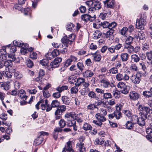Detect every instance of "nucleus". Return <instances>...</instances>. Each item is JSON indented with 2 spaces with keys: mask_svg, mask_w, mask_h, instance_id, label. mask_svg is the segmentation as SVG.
<instances>
[{
  "mask_svg": "<svg viewBox=\"0 0 152 152\" xmlns=\"http://www.w3.org/2000/svg\"><path fill=\"white\" fill-rule=\"evenodd\" d=\"M16 47L15 45H14L13 46H12L10 49L11 53L10 54L11 55L14 54L15 56L14 53L16 51Z\"/></svg>",
  "mask_w": 152,
  "mask_h": 152,
  "instance_id": "nucleus-62",
  "label": "nucleus"
},
{
  "mask_svg": "<svg viewBox=\"0 0 152 152\" xmlns=\"http://www.w3.org/2000/svg\"><path fill=\"white\" fill-rule=\"evenodd\" d=\"M129 57V55L126 53H121L120 55V58L123 62L127 61Z\"/></svg>",
  "mask_w": 152,
  "mask_h": 152,
  "instance_id": "nucleus-19",
  "label": "nucleus"
},
{
  "mask_svg": "<svg viewBox=\"0 0 152 152\" xmlns=\"http://www.w3.org/2000/svg\"><path fill=\"white\" fill-rule=\"evenodd\" d=\"M6 47L7 48H6V46H4L2 47V48L1 50V51H3L5 53H1L0 56V60L2 61H4L6 60L7 58V56H8L9 54H6V49H9V48L10 47V45H7Z\"/></svg>",
  "mask_w": 152,
  "mask_h": 152,
  "instance_id": "nucleus-9",
  "label": "nucleus"
},
{
  "mask_svg": "<svg viewBox=\"0 0 152 152\" xmlns=\"http://www.w3.org/2000/svg\"><path fill=\"white\" fill-rule=\"evenodd\" d=\"M62 43L66 47H68V44H71L72 42V40H69L67 36H64L61 39Z\"/></svg>",
  "mask_w": 152,
  "mask_h": 152,
  "instance_id": "nucleus-17",
  "label": "nucleus"
},
{
  "mask_svg": "<svg viewBox=\"0 0 152 152\" xmlns=\"http://www.w3.org/2000/svg\"><path fill=\"white\" fill-rule=\"evenodd\" d=\"M12 73H14V77L17 79H20L23 77V75L19 72H15V69H13L12 70Z\"/></svg>",
  "mask_w": 152,
  "mask_h": 152,
  "instance_id": "nucleus-26",
  "label": "nucleus"
},
{
  "mask_svg": "<svg viewBox=\"0 0 152 152\" xmlns=\"http://www.w3.org/2000/svg\"><path fill=\"white\" fill-rule=\"evenodd\" d=\"M117 24L115 22H113L110 23H109L108 28L109 30L113 29L116 26Z\"/></svg>",
  "mask_w": 152,
  "mask_h": 152,
  "instance_id": "nucleus-63",
  "label": "nucleus"
},
{
  "mask_svg": "<svg viewBox=\"0 0 152 152\" xmlns=\"http://www.w3.org/2000/svg\"><path fill=\"white\" fill-rule=\"evenodd\" d=\"M66 151L69 152H74L72 148V142L69 141L67 143V145L66 146Z\"/></svg>",
  "mask_w": 152,
  "mask_h": 152,
  "instance_id": "nucleus-35",
  "label": "nucleus"
},
{
  "mask_svg": "<svg viewBox=\"0 0 152 152\" xmlns=\"http://www.w3.org/2000/svg\"><path fill=\"white\" fill-rule=\"evenodd\" d=\"M76 77L74 75H72L69 77L68 78V81L71 84L74 83L76 81L75 80Z\"/></svg>",
  "mask_w": 152,
  "mask_h": 152,
  "instance_id": "nucleus-59",
  "label": "nucleus"
},
{
  "mask_svg": "<svg viewBox=\"0 0 152 152\" xmlns=\"http://www.w3.org/2000/svg\"><path fill=\"white\" fill-rule=\"evenodd\" d=\"M77 66L78 69L81 71L83 70L85 68L83 63L80 62L77 63Z\"/></svg>",
  "mask_w": 152,
  "mask_h": 152,
  "instance_id": "nucleus-50",
  "label": "nucleus"
},
{
  "mask_svg": "<svg viewBox=\"0 0 152 152\" xmlns=\"http://www.w3.org/2000/svg\"><path fill=\"white\" fill-rule=\"evenodd\" d=\"M100 82L102 86L104 88H107L110 86V82L107 79H102L100 81Z\"/></svg>",
  "mask_w": 152,
  "mask_h": 152,
  "instance_id": "nucleus-16",
  "label": "nucleus"
},
{
  "mask_svg": "<svg viewBox=\"0 0 152 152\" xmlns=\"http://www.w3.org/2000/svg\"><path fill=\"white\" fill-rule=\"evenodd\" d=\"M0 85L6 90H8L10 88V82L8 81L6 82L0 83Z\"/></svg>",
  "mask_w": 152,
  "mask_h": 152,
  "instance_id": "nucleus-24",
  "label": "nucleus"
},
{
  "mask_svg": "<svg viewBox=\"0 0 152 152\" xmlns=\"http://www.w3.org/2000/svg\"><path fill=\"white\" fill-rule=\"evenodd\" d=\"M143 95L147 98H149L152 96V93L149 91H143Z\"/></svg>",
  "mask_w": 152,
  "mask_h": 152,
  "instance_id": "nucleus-54",
  "label": "nucleus"
},
{
  "mask_svg": "<svg viewBox=\"0 0 152 152\" xmlns=\"http://www.w3.org/2000/svg\"><path fill=\"white\" fill-rule=\"evenodd\" d=\"M146 56L148 60L149 61H148V63L149 64H152V50L150 52H147L146 53Z\"/></svg>",
  "mask_w": 152,
  "mask_h": 152,
  "instance_id": "nucleus-25",
  "label": "nucleus"
},
{
  "mask_svg": "<svg viewBox=\"0 0 152 152\" xmlns=\"http://www.w3.org/2000/svg\"><path fill=\"white\" fill-rule=\"evenodd\" d=\"M13 44L15 46H17L20 47H22L25 45V44L22 42H20L16 41H14L13 42Z\"/></svg>",
  "mask_w": 152,
  "mask_h": 152,
  "instance_id": "nucleus-46",
  "label": "nucleus"
},
{
  "mask_svg": "<svg viewBox=\"0 0 152 152\" xmlns=\"http://www.w3.org/2000/svg\"><path fill=\"white\" fill-rule=\"evenodd\" d=\"M41 103V108L42 110H45L47 112L50 111L51 110V107H50V105L48 103V101L47 99H45L44 101L43 100H41L38 102L36 105V108L38 109L39 106Z\"/></svg>",
  "mask_w": 152,
  "mask_h": 152,
  "instance_id": "nucleus-1",
  "label": "nucleus"
},
{
  "mask_svg": "<svg viewBox=\"0 0 152 152\" xmlns=\"http://www.w3.org/2000/svg\"><path fill=\"white\" fill-rule=\"evenodd\" d=\"M117 86L120 89L121 92L125 94H128L130 90L129 86L126 85L125 83L123 82H119Z\"/></svg>",
  "mask_w": 152,
  "mask_h": 152,
  "instance_id": "nucleus-3",
  "label": "nucleus"
},
{
  "mask_svg": "<svg viewBox=\"0 0 152 152\" xmlns=\"http://www.w3.org/2000/svg\"><path fill=\"white\" fill-rule=\"evenodd\" d=\"M67 125L68 126H72L76 124L75 121L74 120H71L67 119Z\"/></svg>",
  "mask_w": 152,
  "mask_h": 152,
  "instance_id": "nucleus-51",
  "label": "nucleus"
},
{
  "mask_svg": "<svg viewBox=\"0 0 152 152\" xmlns=\"http://www.w3.org/2000/svg\"><path fill=\"white\" fill-rule=\"evenodd\" d=\"M8 58H10V59L5 61L4 62V66L6 67L9 68V67H11L12 64V61H14L15 60V58L14 57V55H8Z\"/></svg>",
  "mask_w": 152,
  "mask_h": 152,
  "instance_id": "nucleus-8",
  "label": "nucleus"
},
{
  "mask_svg": "<svg viewBox=\"0 0 152 152\" xmlns=\"http://www.w3.org/2000/svg\"><path fill=\"white\" fill-rule=\"evenodd\" d=\"M138 110L140 112L139 113L140 116L145 117V118H147L149 116L148 114L150 112V108L143 105L140 104L138 107Z\"/></svg>",
  "mask_w": 152,
  "mask_h": 152,
  "instance_id": "nucleus-2",
  "label": "nucleus"
},
{
  "mask_svg": "<svg viewBox=\"0 0 152 152\" xmlns=\"http://www.w3.org/2000/svg\"><path fill=\"white\" fill-rule=\"evenodd\" d=\"M103 3L105 6L107 8H113L114 7L115 2L114 0H106Z\"/></svg>",
  "mask_w": 152,
  "mask_h": 152,
  "instance_id": "nucleus-12",
  "label": "nucleus"
},
{
  "mask_svg": "<svg viewBox=\"0 0 152 152\" xmlns=\"http://www.w3.org/2000/svg\"><path fill=\"white\" fill-rule=\"evenodd\" d=\"M48 63V61L46 59H44L40 61V64L43 66L47 65Z\"/></svg>",
  "mask_w": 152,
  "mask_h": 152,
  "instance_id": "nucleus-61",
  "label": "nucleus"
},
{
  "mask_svg": "<svg viewBox=\"0 0 152 152\" xmlns=\"http://www.w3.org/2000/svg\"><path fill=\"white\" fill-rule=\"evenodd\" d=\"M93 57V60L95 62H99L100 61L102 56L100 53L97 51L94 53H91Z\"/></svg>",
  "mask_w": 152,
  "mask_h": 152,
  "instance_id": "nucleus-13",
  "label": "nucleus"
},
{
  "mask_svg": "<svg viewBox=\"0 0 152 152\" xmlns=\"http://www.w3.org/2000/svg\"><path fill=\"white\" fill-rule=\"evenodd\" d=\"M146 24V21L144 15H142L140 20L137 19L136 22V26L137 28L143 29L144 26Z\"/></svg>",
  "mask_w": 152,
  "mask_h": 152,
  "instance_id": "nucleus-4",
  "label": "nucleus"
},
{
  "mask_svg": "<svg viewBox=\"0 0 152 152\" xmlns=\"http://www.w3.org/2000/svg\"><path fill=\"white\" fill-rule=\"evenodd\" d=\"M129 96L130 99L133 100H136L139 98V95L136 92L132 91L130 92Z\"/></svg>",
  "mask_w": 152,
  "mask_h": 152,
  "instance_id": "nucleus-14",
  "label": "nucleus"
},
{
  "mask_svg": "<svg viewBox=\"0 0 152 152\" xmlns=\"http://www.w3.org/2000/svg\"><path fill=\"white\" fill-rule=\"evenodd\" d=\"M75 85L77 86H79L83 85L84 87L87 88L89 86V84L88 82H85V79L83 77L78 78L76 81Z\"/></svg>",
  "mask_w": 152,
  "mask_h": 152,
  "instance_id": "nucleus-6",
  "label": "nucleus"
},
{
  "mask_svg": "<svg viewBox=\"0 0 152 152\" xmlns=\"http://www.w3.org/2000/svg\"><path fill=\"white\" fill-rule=\"evenodd\" d=\"M123 113L129 118L132 115L131 112L129 110H124L123 111Z\"/></svg>",
  "mask_w": 152,
  "mask_h": 152,
  "instance_id": "nucleus-57",
  "label": "nucleus"
},
{
  "mask_svg": "<svg viewBox=\"0 0 152 152\" xmlns=\"http://www.w3.org/2000/svg\"><path fill=\"white\" fill-rule=\"evenodd\" d=\"M28 47V45L27 44H25V45L23 46L20 50L21 53L23 55H25L27 52V48Z\"/></svg>",
  "mask_w": 152,
  "mask_h": 152,
  "instance_id": "nucleus-34",
  "label": "nucleus"
},
{
  "mask_svg": "<svg viewBox=\"0 0 152 152\" xmlns=\"http://www.w3.org/2000/svg\"><path fill=\"white\" fill-rule=\"evenodd\" d=\"M96 18V17L95 15L93 16H91V15L85 14L82 15L81 16V19L85 22H87L88 21H90L91 22L93 21Z\"/></svg>",
  "mask_w": 152,
  "mask_h": 152,
  "instance_id": "nucleus-10",
  "label": "nucleus"
},
{
  "mask_svg": "<svg viewBox=\"0 0 152 152\" xmlns=\"http://www.w3.org/2000/svg\"><path fill=\"white\" fill-rule=\"evenodd\" d=\"M68 86H62L61 87H59L56 88V90L57 91L61 93L62 91L67 90Z\"/></svg>",
  "mask_w": 152,
  "mask_h": 152,
  "instance_id": "nucleus-38",
  "label": "nucleus"
},
{
  "mask_svg": "<svg viewBox=\"0 0 152 152\" xmlns=\"http://www.w3.org/2000/svg\"><path fill=\"white\" fill-rule=\"evenodd\" d=\"M98 25L102 26L103 28H108L109 23L107 21H104L103 22L99 23Z\"/></svg>",
  "mask_w": 152,
  "mask_h": 152,
  "instance_id": "nucleus-42",
  "label": "nucleus"
},
{
  "mask_svg": "<svg viewBox=\"0 0 152 152\" xmlns=\"http://www.w3.org/2000/svg\"><path fill=\"white\" fill-rule=\"evenodd\" d=\"M83 129L86 131L90 130L91 129L92 127L90 125L87 123H85L83 126Z\"/></svg>",
  "mask_w": 152,
  "mask_h": 152,
  "instance_id": "nucleus-41",
  "label": "nucleus"
},
{
  "mask_svg": "<svg viewBox=\"0 0 152 152\" xmlns=\"http://www.w3.org/2000/svg\"><path fill=\"white\" fill-rule=\"evenodd\" d=\"M52 45L55 48H63V45L60 43L54 42L52 43Z\"/></svg>",
  "mask_w": 152,
  "mask_h": 152,
  "instance_id": "nucleus-55",
  "label": "nucleus"
},
{
  "mask_svg": "<svg viewBox=\"0 0 152 152\" xmlns=\"http://www.w3.org/2000/svg\"><path fill=\"white\" fill-rule=\"evenodd\" d=\"M75 26L72 23H67L66 27V29L67 30L72 31L74 29Z\"/></svg>",
  "mask_w": 152,
  "mask_h": 152,
  "instance_id": "nucleus-37",
  "label": "nucleus"
},
{
  "mask_svg": "<svg viewBox=\"0 0 152 152\" xmlns=\"http://www.w3.org/2000/svg\"><path fill=\"white\" fill-rule=\"evenodd\" d=\"M59 104V103L58 101L57 100H54L53 101L51 104L50 107H51V109L52 107H58Z\"/></svg>",
  "mask_w": 152,
  "mask_h": 152,
  "instance_id": "nucleus-44",
  "label": "nucleus"
},
{
  "mask_svg": "<svg viewBox=\"0 0 152 152\" xmlns=\"http://www.w3.org/2000/svg\"><path fill=\"white\" fill-rule=\"evenodd\" d=\"M62 130V129L58 127L54 129L53 133V137L55 140H56L58 137V132H61Z\"/></svg>",
  "mask_w": 152,
  "mask_h": 152,
  "instance_id": "nucleus-22",
  "label": "nucleus"
},
{
  "mask_svg": "<svg viewBox=\"0 0 152 152\" xmlns=\"http://www.w3.org/2000/svg\"><path fill=\"white\" fill-rule=\"evenodd\" d=\"M149 49V45L146 43H144L142 45V50L145 51H146Z\"/></svg>",
  "mask_w": 152,
  "mask_h": 152,
  "instance_id": "nucleus-64",
  "label": "nucleus"
},
{
  "mask_svg": "<svg viewBox=\"0 0 152 152\" xmlns=\"http://www.w3.org/2000/svg\"><path fill=\"white\" fill-rule=\"evenodd\" d=\"M147 118H145V117L140 116L138 118L137 123L140 126H143L145 124V120Z\"/></svg>",
  "mask_w": 152,
  "mask_h": 152,
  "instance_id": "nucleus-20",
  "label": "nucleus"
},
{
  "mask_svg": "<svg viewBox=\"0 0 152 152\" xmlns=\"http://www.w3.org/2000/svg\"><path fill=\"white\" fill-rule=\"evenodd\" d=\"M77 148L80 152H84L85 151V147L84 144L82 142L77 144Z\"/></svg>",
  "mask_w": 152,
  "mask_h": 152,
  "instance_id": "nucleus-29",
  "label": "nucleus"
},
{
  "mask_svg": "<svg viewBox=\"0 0 152 152\" xmlns=\"http://www.w3.org/2000/svg\"><path fill=\"white\" fill-rule=\"evenodd\" d=\"M130 69L132 71L137 72L138 70V67L135 64H132L130 66Z\"/></svg>",
  "mask_w": 152,
  "mask_h": 152,
  "instance_id": "nucleus-48",
  "label": "nucleus"
},
{
  "mask_svg": "<svg viewBox=\"0 0 152 152\" xmlns=\"http://www.w3.org/2000/svg\"><path fill=\"white\" fill-rule=\"evenodd\" d=\"M95 117L98 121L101 122H104L106 120V118L99 113L96 114L95 115Z\"/></svg>",
  "mask_w": 152,
  "mask_h": 152,
  "instance_id": "nucleus-31",
  "label": "nucleus"
},
{
  "mask_svg": "<svg viewBox=\"0 0 152 152\" xmlns=\"http://www.w3.org/2000/svg\"><path fill=\"white\" fill-rule=\"evenodd\" d=\"M114 113L115 117L117 119H120L122 117L121 113L120 111H115Z\"/></svg>",
  "mask_w": 152,
  "mask_h": 152,
  "instance_id": "nucleus-43",
  "label": "nucleus"
},
{
  "mask_svg": "<svg viewBox=\"0 0 152 152\" xmlns=\"http://www.w3.org/2000/svg\"><path fill=\"white\" fill-rule=\"evenodd\" d=\"M138 37L140 40H143L145 38V34L142 31L138 32Z\"/></svg>",
  "mask_w": 152,
  "mask_h": 152,
  "instance_id": "nucleus-47",
  "label": "nucleus"
},
{
  "mask_svg": "<svg viewBox=\"0 0 152 152\" xmlns=\"http://www.w3.org/2000/svg\"><path fill=\"white\" fill-rule=\"evenodd\" d=\"M61 100L63 103L66 105H69L70 103V99L66 96H62Z\"/></svg>",
  "mask_w": 152,
  "mask_h": 152,
  "instance_id": "nucleus-32",
  "label": "nucleus"
},
{
  "mask_svg": "<svg viewBox=\"0 0 152 152\" xmlns=\"http://www.w3.org/2000/svg\"><path fill=\"white\" fill-rule=\"evenodd\" d=\"M88 95L89 97L94 99L97 100L99 99L98 97L96 95V94L94 92L92 91L89 92L88 93Z\"/></svg>",
  "mask_w": 152,
  "mask_h": 152,
  "instance_id": "nucleus-36",
  "label": "nucleus"
},
{
  "mask_svg": "<svg viewBox=\"0 0 152 152\" xmlns=\"http://www.w3.org/2000/svg\"><path fill=\"white\" fill-rule=\"evenodd\" d=\"M133 38L131 36H129L127 37L125 40V43L124 45H127L131 44L132 43Z\"/></svg>",
  "mask_w": 152,
  "mask_h": 152,
  "instance_id": "nucleus-30",
  "label": "nucleus"
},
{
  "mask_svg": "<svg viewBox=\"0 0 152 152\" xmlns=\"http://www.w3.org/2000/svg\"><path fill=\"white\" fill-rule=\"evenodd\" d=\"M113 29H110L105 34V37L106 38H108L109 40H113V34L114 32Z\"/></svg>",
  "mask_w": 152,
  "mask_h": 152,
  "instance_id": "nucleus-15",
  "label": "nucleus"
},
{
  "mask_svg": "<svg viewBox=\"0 0 152 152\" xmlns=\"http://www.w3.org/2000/svg\"><path fill=\"white\" fill-rule=\"evenodd\" d=\"M26 92L23 89L20 90L19 91L18 93V95L20 98L24 100H26V99L27 96L25 95Z\"/></svg>",
  "mask_w": 152,
  "mask_h": 152,
  "instance_id": "nucleus-28",
  "label": "nucleus"
},
{
  "mask_svg": "<svg viewBox=\"0 0 152 152\" xmlns=\"http://www.w3.org/2000/svg\"><path fill=\"white\" fill-rule=\"evenodd\" d=\"M124 48L127 50L128 54H131L134 53V47L130 45H124Z\"/></svg>",
  "mask_w": 152,
  "mask_h": 152,
  "instance_id": "nucleus-18",
  "label": "nucleus"
},
{
  "mask_svg": "<svg viewBox=\"0 0 152 152\" xmlns=\"http://www.w3.org/2000/svg\"><path fill=\"white\" fill-rule=\"evenodd\" d=\"M129 76L126 73H118L116 75V78L118 81L124 80L127 81L129 79Z\"/></svg>",
  "mask_w": 152,
  "mask_h": 152,
  "instance_id": "nucleus-7",
  "label": "nucleus"
},
{
  "mask_svg": "<svg viewBox=\"0 0 152 152\" xmlns=\"http://www.w3.org/2000/svg\"><path fill=\"white\" fill-rule=\"evenodd\" d=\"M103 97L104 99H111L112 98V96L111 93L109 92L104 93L103 94Z\"/></svg>",
  "mask_w": 152,
  "mask_h": 152,
  "instance_id": "nucleus-40",
  "label": "nucleus"
},
{
  "mask_svg": "<svg viewBox=\"0 0 152 152\" xmlns=\"http://www.w3.org/2000/svg\"><path fill=\"white\" fill-rule=\"evenodd\" d=\"M108 73L113 74H116L118 73V70L116 68L113 67L109 70Z\"/></svg>",
  "mask_w": 152,
  "mask_h": 152,
  "instance_id": "nucleus-52",
  "label": "nucleus"
},
{
  "mask_svg": "<svg viewBox=\"0 0 152 152\" xmlns=\"http://www.w3.org/2000/svg\"><path fill=\"white\" fill-rule=\"evenodd\" d=\"M142 75L140 72H137L135 75H132L130 77L131 81L135 84H139L141 80Z\"/></svg>",
  "mask_w": 152,
  "mask_h": 152,
  "instance_id": "nucleus-5",
  "label": "nucleus"
},
{
  "mask_svg": "<svg viewBox=\"0 0 152 152\" xmlns=\"http://www.w3.org/2000/svg\"><path fill=\"white\" fill-rule=\"evenodd\" d=\"M77 86H75L72 87L70 89L71 93L72 94H76L78 92V90Z\"/></svg>",
  "mask_w": 152,
  "mask_h": 152,
  "instance_id": "nucleus-56",
  "label": "nucleus"
},
{
  "mask_svg": "<svg viewBox=\"0 0 152 152\" xmlns=\"http://www.w3.org/2000/svg\"><path fill=\"white\" fill-rule=\"evenodd\" d=\"M62 61V58L61 57H57L50 64L51 68H56L58 67L60 63Z\"/></svg>",
  "mask_w": 152,
  "mask_h": 152,
  "instance_id": "nucleus-11",
  "label": "nucleus"
},
{
  "mask_svg": "<svg viewBox=\"0 0 152 152\" xmlns=\"http://www.w3.org/2000/svg\"><path fill=\"white\" fill-rule=\"evenodd\" d=\"M125 125L127 129H131L133 126L134 124L131 122L128 121L126 123Z\"/></svg>",
  "mask_w": 152,
  "mask_h": 152,
  "instance_id": "nucleus-53",
  "label": "nucleus"
},
{
  "mask_svg": "<svg viewBox=\"0 0 152 152\" xmlns=\"http://www.w3.org/2000/svg\"><path fill=\"white\" fill-rule=\"evenodd\" d=\"M94 75V73L91 70H87L83 73V75L84 77H91Z\"/></svg>",
  "mask_w": 152,
  "mask_h": 152,
  "instance_id": "nucleus-23",
  "label": "nucleus"
},
{
  "mask_svg": "<svg viewBox=\"0 0 152 152\" xmlns=\"http://www.w3.org/2000/svg\"><path fill=\"white\" fill-rule=\"evenodd\" d=\"M102 33L100 31L96 30L94 31L93 35V38L94 39H97L100 37Z\"/></svg>",
  "mask_w": 152,
  "mask_h": 152,
  "instance_id": "nucleus-27",
  "label": "nucleus"
},
{
  "mask_svg": "<svg viewBox=\"0 0 152 152\" xmlns=\"http://www.w3.org/2000/svg\"><path fill=\"white\" fill-rule=\"evenodd\" d=\"M58 124L61 128H64L66 125L65 121L63 119H61L59 122Z\"/></svg>",
  "mask_w": 152,
  "mask_h": 152,
  "instance_id": "nucleus-60",
  "label": "nucleus"
},
{
  "mask_svg": "<svg viewBox=\"0 0 152 152\" xmlns=\"http://www.w3.org/2000/svg\"><path fill=\"white\" fill-rule=\"evenodd\" d=\"M131 59L132 61L136 63L138 62L140 60V58L136 54H133L131 55Z\"/></svg>",
  "mask_w": 152,
  "mask_h": 152,
  "instance_id": "nucleus-21",
  "label": "nucleus"
},
{
  "mask_svg": "<svg viewBox=\"0 0 152 152\" xmlns=\"http://www.w3.org/2000/svg\"><path fill=\"white\" fill-rule=\"evenodd\" d=\"M3 75L4 76L9 78H11L12 76V74L8 71H3Z\"/></svg>",
  "mask_w": 152,
  "mask_h": 152,
  "instance_id": "nucleus-45",
  "label": "nucleus"
},
{
  "mask_svg": "<svg viewBox=\"0 0 152 152\" xmlns=\"http://www.w3.org/2000/svg\"><path fill=\"white\" fill-rule=\"evenodd\" d=\"M45 56L48 61L50 60L54 57L51 52H48L45 55Z\"/></svg>",
  "mask_w": 152,
  "mask_h": 152,
  "instance_id": "nucleus-58",
  "label": "nucleus"
},
{
  "mask_svg": "<svg viewBox=\"0 0 152 152\" xmlns=\"http://www.w3.org/2000/svg\"><path fill=\"white\" fill-rule=\"evenodd\" d=\"M104 141L103 139H102L96 138L95 141L94 143L96 145H101L103 143Z\"/></svg>",
  "mask_w": 152,
  "mask_h": 152,
  "instance_id": "nucleus-49",
  "label": "nucleus"
},
{
  "mask_svg": "<svg viewBox=\"0 0 152 152\" xmlns=\"http://www.w3.org/2000/svg\"><path fill=\"white\" fill-rule=\"evenodd\" d=\"M94 7L96 10H98L101 8V7L100 3L98 1H95L93 2Z\"/></svg>",
  "mask_w": 152,
  "mask_h": 152,
  "instance_id": "nucleus-39",
  "label": "nucleus"
},
{
  "mask_svg": "<svg viewBox=\"0 0 152 152\" xmlns=\"http://www.w3.org/2000/svg\"><path fill=\"white\" fill-rule=\"evenodd\" d=\"M42 138L40 136H39L34 140V145L35 146L38 145L42 143Z\"/></svg>",
  "mask_w": 152,
  "mask_h": 152,
  "instance_id": "nucleus-33",
  "label": "nucleus"
}]
</instances>
